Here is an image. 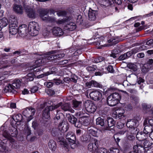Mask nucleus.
<instances>
[{
  "label": "nucleus",
  "mask_w": 153,
  "mask_h": 153,
  "mask_svg": "<svg viewBox=\"0 0 153 153\" xmlns=\"http://www.w3.org/2000/svg\"><path fill=\"white\" fill-rule=\"evenodd\" d=\"M65 137L68 142L65 141H60V144L65 147L68 146H70L72 149H74L76 146L75 144L76 138L74 132L71 131L68 132L66 134Z\"/></svg>",
  "instance_id": "1"
},
{
  "label": "nucleus",
  "mask_w": 153,
  "mask_h": 153,
  "mask_svg": "<svg viewBox=\"0 0 153 153\" xmlns=\"http://www.w3.org/2000/svg\"><path fill=\"white\" fill-rule=\"evenodd\" d=\"M22 80L17 79L14 80L12 84H9L6 86L4 89V92H12L15 93L16 92V90L19 88L22 82Z\"/></svg>",
  "instance_id": "2"
},
{
  "label": "nucleus",
  "mask_w": 153,
  "mask_h": 153,
  "mask_svg": "<svg viewBox=\"0 0 153 153\" xmlns=\"http://www.w3.org/2000/svg\"><path fill=\"white\" fill-rule=\"evenodd\" d=\"M38 24L35 22H32L29 23L28 29L30 35L32 36H35L38 34Z\"/></svg>",
  "instance_id": "3"
},
{
  "label": "nucleus",
  "mask_w": 153,
  "mask_h": 153,
  "mask_svg": "<svg viewBox=\"0 0 153 153\" xmlns=\"http://www.w3.org/2000/svg\"><path fill=\"white\" fill-rule=\"evenodd\" d=\"M84 105L87 111L90 113H93L95 112L97 108L95 104L90 100L85 101Z\"/></svg>",
  "instance_id": "4"
},
{
  "label": "nucleus",
  "mask_w": 153,
  "mask_h": 153,
  "mask_svg": "<svg viewBox=\"0 0 153 153\" xmlns=\"http://www.w3.org/2000/svg\"><path fill=\"white\" fill-rule=\"evenodd\" d=\"M35 109L32 108H27L23 111L24 115L28 117L27 121H30L33 118V116L34 115L35 112Z\"/></svg>",
  "instance_id": "5"
},
{
  "label": "nucleus",
  "mask_w": 153,
  "mask_h": 153,
  "mask_svg": "<svg viewBox=\"0 0 153 153\" xmlns=\"http://www.w3.org/2000/svg\"><path fill=\"white\" fill-rule=\"evenodd\" d=\"M18 28V33L22 37H24L27 36L29 32L28 28L26 25H21Z\"/></svg>",
  "instance_id": "6"
},
{
  "label": "nucleus",
  "mask_w": 153,
  "mask_h": 153,
  "mask_svg": "<svg viewBox=\"0 0 153 153\" xmlns=\"http://www.w3.org/2000/svg\"><path fill=\"white\" fill-rule=\"evenodd\" d=\"M91 98L95 101H98L102 97V93L98 91H95L91 92L89 94Z\"/></svg>",
  "instance_id": "7"
},
{
  "label": "nucleus",
  "mask_w": 153,
  "mask_h": 153,
  "mask_svg": "<svg viewBox=\"0 0 153 153\" xmlns=\"http://www.w3.org/2000/svg\"><path fill=\"white\" fill-rule=\"evenodd\" d=\"M66 117L68 121L71 124L74 125L75 127H79L80 126V124H77L76 123L77 119L74 115L70 114H66Z\"/></svg>",
  "instance_id": "8"
},
{
  "label": "nucleus",
  "mask_w": 153,
  "mask_h": 153,
  "mask_svg": "<svg viewBox=\"0 0 153 153\" xmlns=\"http://www.w3.org/2000/svg\"><path fill=\"white\" fill-rule=\"evenodd\" d=\"M98 141L96 139L94 140V142L90 143L88 146V150L91 152L92 151H95L98 148Z\"/></svg>",
  "instance_id": "9"
},
{
  "label": "nucleus",
  "mask_w": 153,
  "mask_h": 153,
  "mask_svg": "<svg viewBox=\"0 0 153 153\" xmlns=\"http://www.w3.org/2000/svg\"><path fill=\"white\" fill-rule=\"evenodd\" d=\"M68 128V125L66 122H62L59 124L58 126L59 130L62 133L66 132Z\"/></svg>",
  "instance_id": "10"
},
{
  "label": "nucleus",
  "mask_w": 153,
  "mask_h": 153,
  "mask_svg": "<svg viewBox=\"0 0 153 153\" xmlns=\"http://www.w3.org/2000/svg\"><path fill=\"white\" fill-rule=\"evenodd\" d=\"M52 33L53 35L58 36H60L64 34L63 30L59 27H54L53 28Z\"/></svg>",
  "instance_id": "11"
},
{
  "label": "nucleus",
  "mask_w": 153,
  "mask_h": 153,
  "mask_svg": "<svg viewBox=\"0 0 153 153\" xmlns=\"http://www.w3.org/2000/svg\"><path fill=\"white\" fill-rule=\"evenodd\" d=\"M126 126L129 128L137 126L139 125L138 121L135 120H129L126 123Z\"/></svg>",
  "instance_id": "12"
},
{
  "label": "nucleus",
  "mask_w": 153,
  "mask_h": 153,
  "mask_svg": "<svg viewBox=\"0 0 153 153\" xmlns=\"http://www.w3.org/2000/svg\"><path fill=\"white\" fill-rule=\"evenodd\" d=\"M104 1V6H108L112 5L115 2L118 5H120L122 3L121 0H105Z\"/></svg>",
  "instance_id": "13"
},
{
  "label": "nucleus",
  "mask_w": 153,
  "mask_h": 153,
  "mask_svg": "<svg viewBox=\"0 0 153 153\" xmlns=\"http://www.w3.org/2000/svg\"><path fill=\"white\" fill-rule=\"evenodd\" d=\"M97 12L90 9L88 13V19L91 21L94 20L96 19V15Z\"/></svg>",
  "instance_id": "14"
},
{
  "label": "nucleus",
  "mask_w": 153,
  "mask_h": 153,
  "mask_svg": "<svg viewBox=\"0 0 153 153\" xmlns=\"http://www.w3.org/2000/svg\"><path fill=\"white\" fill-rule=\"evenodd\" d=\"M9 29H10V27L12 26V28H18V22L17 19L16 18H11L9 20Z\"/></svg>",
  "instance_id": "15"
},
{
  "label": "nucleus",
  "mask_w": 153,
  "mask_h": 153,
  "mask_svg": "<svg viewBox=\"0 0 153 153\" xmlns=\"http://www.w3.org/2000/svg\"><path fill=\"white\" fill-rule=\"evenodd\" d=\"M108 127L106 126L105 128V130H110V127H113L115 124V122L112 118H108L107 120Z\"/></svg>",
  "instance_id": "16"
},
{
  "label": "nucleus",
  "mask_w": 153,
  "mask_h": 153,
  "mask_svg": "<svg viewBox=\"0 0 153 153\" xmlns=\"http://www.w3.org/2000/svg\"><path fill=\"white\" fill-rule=\"evenodd\" d=\"M61 108L64 111H69L72 113L74 112V110L72 108L71 105L68 103H65L62 105Z\"/></svg>",
  "instance_id": "17"
},
{
  "label": "nucleus",
  "mask_w": 153,
  "mask_h": 153,
  "mask_svg": "<svg viewBox=\"0 0 153 153\" xmlns=\"http://www.w3.org/2000/svg\"><path fill=\"white\" fill-rule=\"evenodd\" d=\"M76 27V26L75 23L70 22L64 26V29L65 30L71 31L75 30Z\"/></svg>",
  "instance_id": "18"
},
{
  "label": "nucleus",
  "mask_w": 153,
  "mask_h": 153,
  "mask_svg": "<svg viewBox=\"0 0 153 153\" xmlns=\"http://www.w3.org/2000/svg\"><path fill=\"white\" fill-rule=\"evenodd\" d=\"M133 151L135 153L139 152H145L146 151V149L142 146L141 145L138 146L137 145H134L133 147Z\"/></svg>",
  "instance_id": "19"
},
{
  "label": "nucleus",
  "mask_w": 153,
  "mask_h": 153,
  "mask_svg": "<svg viewBox=\"0 0 153 153\" xmlns=\"http://www.w3.org/2000/svg\"><path fill=\"white\" fill-rule=\"evenodd\" d=\"M59 129L56 128H52L51 129V133L52 135L58 138L60 137L61 134L59 132Z\"/></svg>",
  "instance_id": "20"
},
{
  "label": "nucleus",
  "mask_w": 153,
  "mask_h": 153,
  "mask_svg": "<svg viewBox=\"0 0 153 153\" xmlns=\"http://www.w3.org/2000/svg\"><path fill=\"white\" fill-rule=\"evenodd\" d=\"M147 137V135L144 132H140L138 133L136 135L137 138L140 141H142L146 139Z\"/></svg>",
  "instance_id": "21"
},
{
  "label": "nucleus",
  "mask_w": 153,
  "mask_h": 153,
  "mask_svg": "<svg viewBox=\"0 0 153 153\" xmlns=\"http://www.w3.org/2000/svg\"><path fill=\"white\" fill-rule=\"evenodd\" d=\"M49 148L52 151H54L56 149V145L55 141L53 140H50L48 143Z\"/></svg>",
  "instance_id": "22"
},
{
  "label": "nucleus",
  "mask_w": 153,
  "mask_h": 153,
  "mask_svg": "<svg viewBox=\"0 0 153 153\" xmlns=\"http://www.w3.org/2000/svg\"><path fill=\"white\" fill-rule=\"evenodd\" d=\"M13 9L14 11L17 13L21 14L23 12V8L21 5L15 4L14 5Z\"/></svg>",
  "instance_id": "23"
},
{
  "label": "nucleus",
  "mask_w": 153,
  "mask_h": 153,
  "mask_svg": "<svg viewBox=\"0 0 153 153\" xmlns=\"http://www.w3.org/2000/svg\"><path fill=\"white\" fill-rule=\"evenodd\" d=\"M114 99L110 95L108 97L107 101L108 104L110 106H114L117 104V102L114 101Z\"/></svg>",
  "instance_id": "24"
},
{
  "label": "nucleus",
  "mask_w": 153,
  "mask_h": 153,
  "mask_svg": "<svg viewBox=\"0 0 153 153\" xmlns=\"http://www.w3.org/2000/svg\"><path fill=\"white\" fill-rule=\"evenodd\" d=\"M80 139L83 142H88L91 140V136L88 134H85L81 137Z\"/></svg>",
  "instance_id": "25"
},
{
  "label": "nucleus",
  "mask_w": 153,
  "mask_h": 153,
  "mask_svg": "<svg viewBox=\"0 0 153 153\" xmlns=\"http://www.w3.org/2000/svg\"><path fill=\"white\" fill-rule=\"evenodd\" d=\"M114 99V101H116L117 104L119 100L121 99V96L120 94L118 93H114L110 95Z\"/></svg>",
  "instance_id": "26"
},
{
  "label": "nucleus",
  "mask_w": 153,
  "mask_h": 153,
  "mask_svg": "<svg viewBox=\"0 0 153 153\" xmlns=\"http://www.w3.org/2000/svg\"><path fill=\"white\" fill-rule=\"evenodd\" d=\"M56 52L55 51H52L48 52L47 53L48 55V56H47L45 59H47L48 60H50L54 62L53 55H52V54L55 53Z\"/></svg>",
  "instance_id": "27"
},
{
  "label": "nucleus",
  "mask_w": 153,
  "mask_h": 153,
  "mask_svg": "<svg viewBox=\"0 0 153 153\" xmlns=\"http://www.w3.org/2000/svg\"><path fill=\"white\" fill-rule=\"evenodd\" d=\"M96 123L97 125H100L104 127L103 128L105 130V122L103 119L99 117L96 119Z\"/></svg>",
  "instance_id": "28"
},
{
  "label": "nucleus",
  "mask_w": 153,
  "mask_h": 153,
  "mask_svg": "<svg viewBox=\"0 0 153 153\" xmlns=\"http://www.w3.org/2000/svg\"><path fill=\"white\" fill-rule=\"evenodd\" d=\"M8 23L7 19L5 18L0 19V27L2 28L6 26L7 25Z\"/></svg>",
  "instance_id": "29"
},
{
  "label": "nucleus",
  "mask_w": 153,
  "mask_h": 153,
  "mask_svg": "<svg viewBox=\"0 0 153 153\" xmlns=\"http://www.w3.org/2000/svg\"><path fill=\"white\" fill-rule=\"evenodd\" d=\"M27 12L28 16L30 18H34L35 14L34 10L32 9H28L27 10Z\"/></svg>",
  "instance_id": "30"
},
{
  "label": "nucleus",
  "mask_w": 153,
  "mask_h": 153,
  "mask_svg": "<svg viewBox=\"0 0 153 153\" xmlns=\"http://www.w3.org/2000/svg\"><path fill=\"white\" fill-rule=\"evenodd\" d=\"M13 118L16 122H20L22 120V117L20 114H18L14 115Z\"/></svg>",
  "instance_id": "31"
},
{
  "label": "nucleus",
  "mask_w": 153,
  "mask_h": 153,
  "mask_svg": "<svg viewBox=\"0 0 153 153\" xmlns=\"http://www.w3.org/2000/svg\"><path fill=\"white\" fill-rule=\"evenodd\" d=\"M65 56V54L63 53H61L59 54L53 55L54 59V62L61 59L63 57Z\"/></svg>",
  "instance_id": "32"
},
{
  "label": "nucleus",
  "mask_w": 153,
  "mask_h": 153,
  "mask_svg": "<svg viewBox=\"0 0 153 153\" xmlns=\"http://www.w3.org/2000/svg\"><path fill=\"white\" fill-rule=\"evenodd\" d=\"M72 102V107L74 108H76L79 107L81 104V102L76 100H73Z\"/></svg>",
  "instance_id": "33"
},
{
  "label": "nucleus",
  "mask_w": 153,
  "mask_h": 153,
  "mask_svg": "<svg viewBox=\"0 0 153 153\" xmlns=\"http://www.w3.org/2000/svg\"><path fill=\"white\" fill-rule=\"evenodd\" d=\"M118 39L117 38H111L108 40L109 43H111V45H114L117 44L119 42Z\"/></svg>",
  "instance_id": "34"
},
{
  "label": "nucleus",
  "mask_w": 153,
  "mask_h": 153,
  "mask_svg": "<svg viewBox=\"0 0 153 153\" xmlns=\"http://www.w3.org/2000/svg\"><path fill=\"white\" fill-rule=\"evenodd\" d=\"M152 131V126H147L144 127L143 132L146 134L150 133Z\"/></svg>",
  "instance_id": "35"
},
{
  "label": "nucleus",
  "mask_w": 153,
  "mask_h": 153,
  "mask_svg": "<svg viewBox=\"0 0 153 153\" xmlns=\"http://www.w3.org/2000/svg\"><path fill=\"white\" fill-rule=\"evenodd\" d=\"M33 75L32 73L28 74L26 76H25V78L26 79V82L32 81L33 80Z\"/></svg>",
  "instance_id": "36"
},
{
  "label": "nucleus",
  "mask_w": 153,
  "mask_h": 153,
  "mask_svg": "<svg viewBox=\"0 0 153 153\" xmlns=\"http://www.w3.org/2000/svg\"><path fill=\"white\" fill-rule=\"evenodd\" d=\"M131 100L133 102L137 103L138 102L139 99L138 97L135 95H132L130 97Z\"/></svg>",
  "instance_id": "37"
},
{
  "label": "nucleus",
  "mask_w": 153,
  "mask_h": 153,
  "mask_svg": "<svg viewBox=\"0 0 153 153\" xmlns=\"http://www.w3.org/2000/svg\"><path fill=\"white\" fill-rule=\"evenodd\" d=\"M127 66L129 68L134 71H136L137 70V66L134 64L131 63L129 64Z\"/></svg>",
  "instance_id": "38"
},
{
  "label": "nucleus",
  "mask_w": 153,
  "mask_h": 153,
  "mask_svg": "<svg viewBox=\"0 0 153 153\" xmlns=\"http://www.w3.org/2000/svg\"><path fill=\"white\" fill-rule=\"evenodd\" d=\"M12 27H10V29H9V33L12 35H14L18 33V28H12Z\"/></svg>",
  "instance_id": "39"
},
{
  "label": "nucleus",
  "mask_w": 153,
  "mask_h": 153,
  "mask_svg": "<svg viewBox=\"0 0 153 153\" xmlns=\"http://www.w3.org/2000/svg\"><path fill=\"white\" fill-rule=\"evenodd\" d=\"M137 126H135L134 127L130 128V131L131 132V133L132 134H137L138 132L137 128Z\"/></svg>",
  "instance_id": "40"
},
{
  "label": "nucleus",
  "mask_w": 153,
  "mask_h": 153,
  "mask_svg": "<svg viewBox=\"0 0 153 153\" xmlns=\"http://www.w3.org/2000/svg\"><path fill=\"white\" fill-rule=\"evenodd\" d=\"M49 10L48 9L42 10L40 12V16L41 17L46 16L48 13Z\"/></svg>",
  "instance_id": "41"
},
{
  "label": "nucleus",
  "mask_w": 153,
  "mask_h": 153,
  "mask_svg": "<svg viewBox=\"0 0 153 153\" xmlns=\"http://www.w3.org/2000/svg\"><path fill=\"white\" fill-rule=\"evenodd\" d=\"M97 68L96 65H93L91 66L87 67L86 69L88 71H94Z\"/></svg>",
  "instance_id": "42"
},
{
  "label": "nucleus",
  "mask_w": 153,
  "mask_h": 153,
  "mask_svg": "<svg viewBox=\"0 0 153 153\" xmlns=\"http://www.w3.org/2000/svg\"><path fill=\"white\" fill-rule=\"evenodd\" d=\"M43 117L46 119H48L50 117V112L45 111V109L43 111Z\"/></svg>",
  "instance_id": "43"
},
{
  "label": "nucleus",
  "mask_w": 153,
  "mask_h": 153,
  "mask_svg": "<svg viewBox=\"0 0 153 153\" xmlns=\"http://www.w3.org/2000/svg\"><path fill=\"white\" fill-rule=\"evenodd\" d=\"M110 153H119L120 150L117 148L112 147L110 148L109 149Z\"/></svg>",
  "instance_id": "44"
},
{
  "label": "nucleus",
  "mask_w": 153,
  "mask_h": 153,
  "mask_svg": "<svg viewBox=\"0 0 153 153\" xmlns=\"http://www.w3.org/2000/svg\"><path fill=\"white\" fill-rule=\"evenodd\" d=\"M105 59L104 57L102 56H99L95 58L94 61L96 63H99L104 61Z\"/></svg>",
  "instance_id": "45"
},
{
  "label": "nucleus",
  "mask_w": 153,
  "mask_h": 153,
  "mask_svg": "<svg viewBox=\"0 0 153 153\" xmlns=\"http://www.w3.org/2000/svg\"><path fill=\"white\" fill-rule=\"evenodd\" d=\"M144 148H147L150 147L151 146V144L149 141L148 140H145L143 142Z\"/></svg>",
  "instance_id": "46"
},
{
  "label": "nucleus",
  "mask_w": 153,
  "mask_h": 153,
  "mask_svg": "<svg viewBox=\"0 0 153 153\" xmlns=\"http://www.w3.org/2000/svg\"><path fill=\"white\" fill-rule=\"evenodd\" d=\"M76 22L79 24H81L83 23V20L82 19V16L81 15H79L77 16L76 19Z\"/></svg>",
  "instance_id": "47"
},
{
  "label": "nucleus",
  "mask_w": 153,
  "mask_h": 153,
  "mask_svg": "<svg viewBox=\"0 0 153 153\" xmlns=\"http://www.w3.org/2000/svg\"><path fill=\"white\" fill-rule=\"evenodd\" d=\"M2 135L4 137L7 138H9L10 137V134L6 130L3 131Z\"/></svg>",
  "instance_id": "48"
},
{
  "label": "nucleus",
  "mask_w": 153,
  "mask_h": 153,
  "mask_svg": "<svg viewBox=\"0 0 153 153\" xmlns=\"http://www.w3.org/2000/svg\"><path fill=\"white\" fill-rule=\"evenodd\" d=\"M124 123L121 122L120 121H118L117 123V127L119 129H121L123 128Z\"/></svg>",
  "instance_id": "49"
},
{
  "label": "nucleus",
  "mask_w": 153,
  "mask_h": 153,
  "mask_svg": "<svg viewBox=\"0 0 153 153\" xmlns=\"http://www.w3.org/2000/svg\"><path fill=\"white\" fill-rule=\"evenodd\" d=\"M70 79L71 81H73L74 82H76L77 80L78 79V77L77 76L75 75H73L71 76V78Z\"/></svg>",
  "instance_id": "50"
},
{
  "label": "nucleus",
  "mask_w": 153,
  "mask_h": 153,
  "mask_svg": "<svg viewBox=\"0 0 153 153\" xmlns=\"http://www.w3.org/2000/svg\"><path fill=\"white\" fill-rule=\"evenodd\" d=\"M97 153H107V150L104 148H100L98 149Z\"/></svg>",
  "instance_id": "51"
},
{
  "label": "nucleus",
  "mask_w": 153,
  "mask_h": 153,
  "mask_svg": "<svg viewBox=\"0 0 153 153\" xmlns=\"http://www.w3.org/2000/svg\"><path fill=\"white\" fill-rule=\"evenodd\" d=\"M66 20L64 19H59L56 21V23L58 25L63 24L66 22Z\"/></svg>",
  "instance_id": "52"
},
{
  "label": "nucleus",
  "mask_w": 153,
  "mask_h": 153,
  "mask_svg": "<svg viewBox=\"0 0 153 153\" xmlns=\"http://www.w3.org/2000/svg\"><path fill=\"white\" fill-rule=\"evenodd\" d=\"M44 85L48 88H50L53 86V83L51 82H47L44 83Z\"/></svg>",
  "instance_id": "53"
},
{
  "label": "nucleus",
  "mask_w": 153,
  "mask_h": 153,
  "mask_svg": "<svg viewBox=\"0 0 153 153\" xmlns=\"http://www.w3.org/2000/svg\"><path fill=\"white\" fill-rule=\"evenodd\" d=\"M116 117L117 119H121L125 117V115L124 114H117L116 113Z\"/></svg>",
  "instance_id": "54"
},
{
  "label": "nucleus",
  "mask_w": 153,
  "mask_h": 153,
  "mask_svg": "<svg viewBox=\"0 0 153 153\" xmlns=\"http://www.w3.org/2000/svg\"><path fill=\"white\" fill-rule=\"evenodd\" d=\"M45 111H47L50 112V111H52L54 109V107L53 106H49L46 107L45 108Z\"/></svg>",
  "instance_id": "55"
},
{
  "label": "nucleus",
  "mask_w": 153,
  "mask_h": 153,
  "mask_svg": "<svg viewBox=\"0 0 153 153\" xmlns=\"http://www.w3.org/2000/svg\"><path fill=\"white\" fill-rule=\"evenodd\" d=\"M10 63L15 66L19 65L17 63V61L16 60V59H12L10 61Z\"/></svg>",
  "instance_id": "56"
},
{
  "label": "nucleus",
  "mask_w": 153,
  "mask_h": 153,
  "mask_svg": "<svg viewBox=\"0 0 153 153\" xmlns=\"http://www.w3.org/2000/svg\"><path fill=\"white\" fill-rule=\"evenodd\" d=\"M146 44L150 47H153V39L148 41L146 42Z\"/></svg>",
  "instance_id": "57"
},
{
  "label": "nucleus",
  "mask_w": 153,
  "mask_h": 153,
  "mask_svg": "<svg viewBox=\"0 0 153 153\" xmlns=\"http://www.w3.org/2000/svg\"><path fill=\"white\" fill-rule=\"evenodd\" d=\"M38 89V87L37 86H34L32 87L30 90L31 93H34L37 91Z\"/></svg>",
  "instance_id": "58"
},
{
  "label": "nucleus",
  "mask_w": 153,
  "mask_h": 153,
  "mask_svg": "<svg viewBox=\"0 0 153 153\" xmlns=\"http://www.w3.org/2000/svg\"><path fill=\"white\" fill-rule=\"evenodd\" d=\"M125 113V111L123 108H120L117 109L116 111V113L117 114H124Z\"/></svg>",
  "instance_id": "59"
},
{
  "label": "nucleus",
  "mask_w": 153,
  "mask_h": 153,
  "mask_svg": "<svg viewBox=\"0 0 153 153\" xmlns=\"http://www.w3.org/2000/svg\"><path fill=\"white\" fill-rule=\"evenodd\" d=\"M114 138L115 140V142L117 143V145L119 146L118 143L120 140V139L119 137H117V135L116 134L114 136Z\"/></svg>",
  "instance_id": "60"
},
{
  "label": "nucleus",
  "mask_w": 153,
  "mask_h": 153,
  "mask_svg": "<svg viewBox=\"0 0 153 153\" xmlns=\"http://www.w3.org/2000/svg\"><path fill=\"white\" fill-rule=\"evenodd\" d=\"M50 32L49 31L46 30H44L43 33V35L45 37H48L49 35Z\"/></svg>",
  "instance_id": "61"
},
{
  "label": "nucleus",
  "mask_w": 153,
  "mask_h": 153,
  "mask_svg": "<svg viewBox=\"0 0 153 153\" xmlns=\"http://www.w3.org/2000/svg\"><path fill=\"white\" fill-rule=\"evenodd\" d=\"M7 149L5 146H2L0 152H1L3 153H7Z\"/></svg>",
  "instance_id": "62"
},
{
  "label": "nucleus",
  "mask_w": 153,
  "mask_h": 153,
  "mask_svg": "<svg viewBox=\"0 0 153 153\" xmlns=\"http://www.w3.org/2000/svg\"><path fill=\"white\" fill-rule=\"evenodd\" d=\"M48 94L49 95L52 96L55 94V92L53 90L49 89L48 91Z\"/></svg>",
  "instance_id": "63"
},
{
  "label": "nucleus",
  "mask_w": 153,
  "mask_h": 153,
  "mask_svg": "<svg viewBox=\"0 0 153 153\" xmlns=\"http://www.w3.org/2000/svg\"><path fill=\"white\" fill-rule=\"evenodd\" d=\"M127 58L126 53H124L120 55L119 58L120 60H123Z\"/></svg>",
  "instance_id": "64"
}]
</instances>
